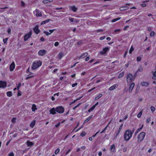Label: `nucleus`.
Listing matches in <instances>:
<instances>
[{"mask_svg":"<svg viewBox=\"0 0 156 156\" xmlns=\"http://www.w3.org/2000/svg\"><path fill=\"white\" fill-rule=\"evenodd\" d=\"M129 7L127 6H125L121 7L119 9L121 11H124L127 10L129 9Z\"/></svg>","mask_w":156,"mask_h":156,"instance_id":"20","label":"nucleus"},{"mask_svg":"<svg viewBox=\"0 0 156 156\" xmlns=\"http://www.w3.org/2000/svg\"><path fill=\"white\" fill-rule=\"evenodd\" d=\"M80 105V104H78L76 106H74L73 108V109H75L77 107H79Z\"/></svg>","mask_w":156,"mask_h":156,"instance_id":"54","label":"nucleus"},{"mask_svg":"<svg viewBox=\"0 0 156 156\" xmlns=\"http://www.w3.org/2000/svg\"><path fill=\"white\" fill-rule=\"evenodd\" d=\"M59 151H60V149L59 148H57L55 151V154H58L59 152Z\"/></svg>","mask_w":156,"mask_h":156,"instance_id":"42","label":"nucleus"},{"mask_svg":"<svg viewBox=\"0 0 156 156\" xmlns=\"http://www.w3.org/2000/svg\"><path fill=\"white\" fill-rule=\"evenodd\" d=\"M142 111H140L137 115V116L138 118H140L142 114Z\"/></svg>","mask_w":156,"mask_h":156,"instance_id":"34","label":"nucleus"},{"mask_svg":"<svg viewBox=\"0 0 156 156\" xmlns=\"http://www.w3.org/2000/svg\"><path fill=\"white\" fill-rule=\"evenodd\" d=\"M110 150L112 152H115V144H113L112 145L110 148Z\"/></svg>","mask_w":156,"mask_h":156,"instance_id":"15","label":"nucleus"},{"mask_svg":"<svg viewBox=\"0 0 156 156\" xmlns=\"http://www.w3.org/2000/svg\"><path fill=\"white\" fill-rule=\"evenodd\" d=\"M37 109L36 106L35 104H33L32 107V110L33 112H35L36 110Z\"/></svg>","mask_w":156,"mask_h":156,"instance_id":"27","label":"nucleus"},{"mask_svg":"<svg viewBox=\"0 0 156 156\" xmlns=\"http://www.w3.org/2000/svg\"><path fill=\"white\" fill-rule=\"evenodd\" d=\"M26 144H27V146L28 147H31L32 146H33L34 144L33 143L29 141H27L26 142Z\"/></svg>","mask_w":156,"mask_h":156,"instance_id":"17","label":"nucleus"},{"mask_svg":"<svg viewBox=\"0 0 156 156\" xmlns=\"http://www.w3.org/2000/svg\"><path fill=\"white\" fill-rule=\"evenodd\" d=\"M35 123V121L34 120L32 121V122L30 124V126L31 128H33L34 127Z\"/></svg>","mask_w":156,"mask_h":156,"instance_id":"28","label":"nucleus"},{"mask_svg":"<svg viewBox=\"0 0 156 156\" xmlns=\"http://www.w3.org/2000/svg\"><path fill=\"white\" fill-rule=\"evenodd\" d=\"M102 96V94H97L95 98V100L96 101L98 100L99 98H101Z\"/></svg>","mask_w":156,"mask_h":156,"instance_id":"19","label":"nucleus"},{"mask_svg":"<svg viewBox=\"0 0 156 156\" xmlns=\"http://www.w3.org/2000/svg\"><path fill=\"white\" fill-rule=\"evenodd\" d=\"M145 135V133L143 132H141L138 135L137 141L139 143L141 142L144 138Z\"/></svg>","mask_w":156,"mask_h":156,"instance_id":"4","label":"nucleus"},{"mask_svg":"<svg viewBox=\"0 0 156 156\" xmlns=\"http://www.w3.org/2000/svg\"><path fill=\"white\" fill-rule=\"evenodd\" d=\"M53 0H44L42 2L44 4H46L49 2H51Z\"/></svg>","mask_w":156,"mask_h":156,"instance_id":"25","label":"nucleus"},{"mask_svg":"<svg viewBox=\"0 0 156 156\" xmlns=\"http://www.w3.org/2000/svg\"><path fill=\"white\" fill-rule=\"evenodd\" d=\"M14 154L12 152L10 153L9 154V156H14Z\"/></svg>","mask_w":156,"mask_h":156,"instance_id":"53","label":"nucleus"},{"mask_svg":"<svg viewBox=\"0 0 156 156\" xmlns=\"http://www.w3.org/2000/svg\"><path fill=\"white\" fill-rule=\"evenodd\" d=\"M33 30L35 33L37 34H38L40 32V31L38 29V27L37 26H36Z\"/></svg>","mask_w":156,"mask_h":156,"instance_id":"11","label":"nucleus"},{"mask_svg":"<svg viewBox=\"0 0 156 156\" xmlns=\"http://www.w3.org/2000/svg\"><path fill=\"white\" fill-rule=\"evenodd\" d=\"M11 31V29L10 28H9L8 29V30H7V32H8V33L9 34H10Z\"/></svg>","mask_w":156,"mask_h":156,"instance_id":"52","label":"nucleus"},{"mask_svg":"<svg viewBox=\"0 0 156 156\" xmlns=\"http://www.w3.org/2000/svg\"><path fill=\"white\" fill-rule=\"evenodd\" d=\"M129 27V26H125L123 28V30H126Z\"/></svg>","mask_w":156,"mask_h":156,"instance_id":"50","label":"nucleus"},{"mask_svg":"<svg viewBox=\"0 0 156 156\" xmlns=\"http://www.w3.org/2000/svg\"><path fill=\"white\" fill-rule=\"evenodd\" d=\"M7 83L5 81H0V87L4 88L6 87Z\"/></svg>","mask_w":156,"mask_h":156,"instance_id":"9","label":"nucleus"},{"mask_svg":"<svg viewBox=\"0 0 156 156\" xmlns=\"http://www.w3.org/2000/svg\"><path fill=\"white\" fill-rule=\"evenodd\" d=\"M151 112H153L155 110V108L153 106H151L150 108Z\"/></svg>","mask_w":156,"mask_h":156,"instance_id":"36","label":"nucleus"},{"mask_svg":"<svg viewBox=\"0 0 156 156\" xmlns=\"http://www.w3.org/2000/svg\"><path fill=\"white\" fill-rule=\"evenodd\" d=\"M124 72H123L122 73H120L119 75V76H118V78H120L124 76Z\"/></svg>","mask_w":156,"mask_h":156,"instance_id":"33","label":"nucleus"},{"mask_svg":"<svg viewBox=\"0 0 156 156\" xmlns=\"http://www.w3.org/2000/svg\"><path fill=\"white\" fill-rule=\"evenodd\" d=\"M105 38V36L102 37H100V40H103Z\"/></svg>","mask_w":156,"mask_h":156,"instance_id":"64","label":"nucleus"},{"mask_svg":"<svg viewBox=\"0 0 156 156\" xmlns=\"http://www.w3.org/2000/svg\"><path fill=\"white\" fill-rule=\"evenodd\" d=\"M21 5L23 6H24L25 5L23 1H21Z\"/></svg>","mask_w":156,"mask_h":156,"instance_id":"61","label":"nucleus"},{"mask_svg":"<svg viewBox=\"0 0 156 156\" xmlns=\"http://www.w3.org/2000/svg\"><path fill=\"white\" fill-rule=\"evenodd\" d=\"M143 70L142 66L141 65H140L138 69L137 70V72H142Z\"/></svg>","mask_w":156,"mask_h":156,"instance_id":"24","label":"nucleus"},{"mask_svg":"<svg viewBox=\"0 0 156 156\" xmlns=\"http://www.w3.org/2000/svg\"><path fill=\"white\" fill-rule=\"evenodd\" d=\"M42 64V62L39 60L35 61L33 62L31 66V69L32 70H35L40 66Z\"/></svg>","mask_w":156,"mask_h":156,"instance_id":"2","label":"nucleus"},{"mask_svg":"<svg viewBox=\"0 0 156 156\" xmlns=\"http://www.w3.org/2000/svg\"><path fill=\"white\" fill-rule=\"evenodd\" d=\"M64 55V54L63 52H60L58 55V56L59 59H61Z\"/></svg>","mask_w":156,"mask_h":156,"instance_id":"16","label":"nucleus"},{"mask_svg":"<svg viewBox=\"0 0 156 156\" xmlns=\"http://www.w3.org/2000/svg\"><path fill=\"white\" fill-rule=\"evenodd\" d=\"M31 34H26L24 36V41H27L28 39H29L31 37Z\"/></svg>","mask_w":156,"mask_h":156,"instance_id":"12","label":"nucleus"},{"mask_svg":"<svg viewBox=\"0 0 156 156\" xmlns=\"http://www.w3.org/2000/svg\"><path fill=\"white\" fill-rule=\"evenodd\" d=\"M69 8L72 9V11L75 12H76L77 9V8L74 6H70Z\"/></svg>","mask_w":156,"mask_h":156,"instance_id":"22","label":"nucleus"},{"mask_svg":"<svg viewBox=\"0 0 156 156\" xmlns=\"http://www.w3.org/2000/svg\"><path fill=\"white\" fill-rule=\"evenodd\" d=\"M55 111H56V109H55L54 108H52L50 111V114L53 115H54L56 114V112Z\"/></svg>","mask_w":156,"mask_h":156,"instance_id":"18","label":"nucleus"},{"mask_svg":"<svg viewBox=\"0 0 156 156\" xmlns=\"http://www.w3.org/2000/svg\"><path fill=\"white\" fill-rule=\"evenodd\" d=\"M141 5L143 7H145L146 6V4L145 3H144L141 4Z\"/></svg>","mask_w":156,"mask_h":156,"instance_id":"55","label":"nucleus"},{"mask_svg":"<svg viewBox=\"0 0 156 156\" xmlns=\"http://www.w3.org/2000/svg\"><path fill=\"white\" fill-rule=\"evenodd\" d=\"M99 132L100 131H98L93 136V137H95L96 136V135L99 133Z\"/></svg>","mask_w":156,"mask_h":156,"instance_id":"60","label":"nucleus"},{"mask_svg":"<svg viewBox=\"0 0 156 156\" xmlns=\"http://www.w3.org/2000/svg\"><path fill=\"white\" fill-rule=\"evenodd\" d=\"M121 19V18L120 17H119V18H115V19H114L113 20H112V22H115L119 20H120Z\"/></svg>","mask_w":156,"mask_h":156,"instance_id":"32","label":"nucleus"},{"mask_svg":"<svg viewBox=\"0 0 156 156\" xmlns=\"http://www.w3.org/2000/svg\"><path fill=\"white\" fill-rule=\"evenodd\" d=\"M133 50L134 49L133 48L132 46H131L129 51V53L130 54L131 53L132 51H133Z\"/></svg>","mask_w":156,"mask_h":156,"instance_id":"44","label":"nucleus"},{"mask_svg":"<svg viewBox=\"0 0 156 156\" xmlns=\"http://www.w3.org/2000/svg\"><path fill=\"white\" fill-rule=\"evenodd\" d=\"M94 106H93L92 107H91L90 109L88 110V111L89 112H91L92 111L94 108H95Z\"/></svg>","mask_w":156,"mask_h":156,"instance_id":"35","label":"nucleus"},{"mask_svg":"<svg viewBox=\"0 0 156 156\" xmlns=\"http://www.w3.org/2000/svg\"><path fill=\"white\" fill-rule=\"evenodd\" d=\"M141 60V57H138L137 58V61L138 62L140 61Z\"/></svg>","mask_w":156,"mask_h":156,"instance_id":"51","label":"nucleus"},{"mask_svg":"<svg viewBox=\"0 0 156 156\" xmlns=\"http://www.w3.org/2000/svg\"><path fill=\"white\" fill-rule=\"evenodd\" d=\"M90 120L89 118H88L84 121V123H86L88 122Z\"/></svg>","mask_w":156,"mask_h":156,"instance_id":"47","label":"nucleus"},{"mask_svg":"<svg viewBox=\"0 0 156 156\" xmlns=\"http://www.w3.org/2000/svg\"><path fill=\"white\" fill-rule=\"evenodd\" d=\"M79 125V122L78 123H77V125L75 127V128L74 129L73 131H74L75 129L77 128V127Z\"/></svg>","mask_w":156,"mask_h":156,"instance_id":"57","label":"nucleus"},{"mask_svg":"<svg viewBox=\"0 0 156 156\" xmlns=\"http://www.w3.org/2000/svg\"><path fill=\"white\" fill-rule=\"evenodd\" d=\"M15 65L14 62H12L10 66V70L11 71H12L15 68Z\"/></svg>","mask_w":156,"mask_h":156,"instance_id":"10","label":"nucleus"},{"mask_svg":"<svg viewBox=\"0 0 156 156\" xmlns=\"http://www.w3.org/2000/svg\"><path fill=\"white\" fill-rule=\"evenodd\" d=\"M123 126V124H122L119 127V130H118V132H119V133H120V132L121 130L122 129V126Z\"/></svg>","mask_w":156,"mask_h":156,"instance_id":"43","label":"nucleus"},{"mask_svg":"<svg viewBox=\"0 0 156 156\" xmlns=\"http://www.w3.org/2000/svg\"><path fill=\"white\" fill-rule=\"evenodd\" d=\"M50 20V19H47L45 21H43L41 23V25H43L44 24L47 23H48Z\"/></svg>","mask_w":156,"mask_h":156,"instance_id":"31","label":"nucleus"},{"mask_svg":"<svg viewBox=\"0 0 156 156\" xmlns=\"http://www.w3.org/2000/svg\"><path fill=\"white\" fill-rule=\"evenodd\" d=\"M8 39V38H6L5 39H3V42H4V43L7 44V42Z\"/></svg>","mask_w":156,"mask_h":156,"instance_id":"45","label":"nucleus"},{"mask_svg":"<svg viewBox=\"0 0 156 156\" xmlns=\"http://www.w3.org/2000/svg\"><path fill=\"white\" fill-rule=\"evenodd\" d=\"M56 111L59 113H62L64 112V109L62 106H60L56 107Z\"/></svg>","mask_w":156,"mask_h":156,"instance_id":"5","label":"nucleus"},{"mask_svg":"<svg viewBox=\"0 0 156 156\" xmlns=\"http://www.w3.org/2000/svg\"><path fill=\"white\" fill-rule=\"evenodd\" d=\"M6 94L7 95L8 97H10L12 96V93L11 91L7 92Z\"/></svg>","mask_w":156,"mask_h":156,"instance_id":"30","label":"nucleus"},{"mask_svg":"<svg viewBox=\"0 0 156 156\" xmlns=\"http://www.w3.org/2000/svg\"><path fill=\"white\" fill-rule=\"evenodd\" d=\"M88 55V53H85L83 54L81 56H80L79 58V59H82L83 58H84V57H86Z\"/></svg>","mask_w":156,"mask_h":156,"instance_id":"21","label":"nucleus"},{"mask_svg":"<svg viewBox=\"0 0 156 156\" xmlns=\"http://www.w3.org/2000/svg\"><path fill=\"white\" fill-rule=\"evenodd\" d=\"M118 86V84H115L113 86L111 87L109 89V90H112L114 89H115L116 88H117Z\"/></svg>","mask_w":156,"mask_h":156,"instance_id":"14","label":"nucleus"},{"mask_svg":"<svg viewBox=\"0 0 156 156\" xmlns=\"http://www.w3.org/2000/svg\"><path fill=\"white\" fill-rule=\"evenodd\" d=\"M16 119L15 118H13L12 119V122H13V123H15V122H16Z\"/></svg>","mask_w":156,"mask_h":156,"instance_id":"46","label":"nucleus"},{"mask_svg":"<svg viewBox=\"0 0 156 156\" xmlns=\"http://www.w3.org/2000/svg\"><path fill=\"white\" fill-rule=\"evenodd\" d=\"M71 151V150L70 149H69L68 150V151L66 152V155H67L68 154H69L70 152Z\"/></svg>","mask_w":156,"mask_h":156,"instance_id":"58","label":"nucleus"},{"mask_svg":"<svg viewBox=\"0 0 156 156\" xmlns=\"http://www.w3.org/2000/svg\"><path fill=\"white\" fill-rule=\"evenodd\" d=\"M77 83H75L74 84H73L72 85V86L73 87H75L77 85Z\"/></svg>","mask_w":156,"mask_h":156,"instance_id":"59","label":"nucleus"},{"mask_svg":"<svg viewBox=\"0 0 156 156\" xmlns=\"http://www.w3.org/2000/svg\"><path fill=\"white\" fill-rule=\"evenodd\" d=\"M90 59V57L89 56H87L86 57V58L85 61H88Z\"/></svg>","mask_w":156,"mask_h":156,"instance_id":"62","label":"nucleus"},{"mask_svg":"<svg viewBox=\"0 0 156 156\" xmlns=\"http://www.w3.org/2000/svg\"><path fill=\"white\" fill-rule=\"evenodd\" d=\"M44 33L47 36H48V35L51 34V33H49L48 32H47L46 31H44Z\"/></svg>","mask_w":156,"mask_h":156,"instance_id":"40","label":"nucleus"},{"mask_svg":"<svg viewBox=\"0 0 156 156\" xmlns=\"http://www.w3.org/2000/svg\"><path fill=\"white\" fill-rule=\"evenodd\" d=\"M133 133L129 129L126 130L124 134V139L126 141H128L132 137Z\"/></svg>","mask_w":156,"mask_h":156,"instance_id":"1","label":"nucleus"},{"mask_svg":"<svg viewBox=\"0 0 156 156\" xmlns=\"http://www.w3.org/2000/svg\"><path fill=\"white\" fill-rule=\"evenodd\" d=\"M86 146H83L82 147H81V149H82V150H85V149H86Z\"/></svg>","mask_w":156,"mask_h":156,"instance_id":"63","label":"nucleus"},{"mask_svg":"<svg viewBox=\"0 0 156 156\" xmlns=\"http://www.w3.org/2000/svg\"><path fill=\"white\" fill-rule=\"evenodd\" d=\"M135 78L133 76V75L130 73H128L126 76V82L129 83L133 81Z\"/></svg>","mask_w":156,"mask_h":156,"instance_id":"3","label":"nucleus"},{"mask_svg":"<svg viewBox=\"0 0 156 156\" xmlns=\"http://www.w3.org/2000/svg\"><path fill=\"white\" fill-rule=\"evenodd\" d=\"M78 63V62H76L75 64H74L73 65V66H72L71 67V68H73V67H74L76 65V64L77 63Z\"/></svg>","mask_w":156,"mask_h":156,"instance_id":"56","label":"nucleus"},{"mask_svg":"<svg viewBox=\"0 0 156 156\" xmlns=\"http://www.w3.org/2000/svg\"><path fill=\"white\" fill-rule=\"evenodd\" d=\"M108 127V125L102 131H101V132H100V133H104L105 132V130H106L107 128Z\"/></svg>","mask_w":156,"mask_h":156,"instance_id":"39","label":"nucleus"},{"mask_svg":"<svg viewBox=\"0 0 156 156\" xmlns=\"http://www.w3.org/2000/svg\"><path fill=\"white\" fill-rule=\"evenodd\" d=\"M75 19V18H74L69 17V20L71 22L73 23L74 22Z\"/></svg>","mask_w":156,"mask_h":156,"instance_id":"38","label":"nucleus"},{"mask_svg":"<svg viewBox=\"0 0 156 156\" xmlns=\"http://www.w3.org/2000/svg\"><path fill=\"white\" fill-rule=\"evenodd\" d=\"M59 45V43L58 42H56L54 44V45L55 47L58 46Z\"/></svg>","mask_w":156,"mask_h":156,"instance_id":"48","label":"nucleus"},{"mask_svg":"<svg viewBox=\"0 0 156 156\" xmlns=\"http://www.w3.org/2000/svg\"><path fill=\"white\" fill-rule=\"evenodd\" d=\"M141 84L145 87H147L148 85V83L146 82H143L141 83Z\"/></svg>","mask_w":156,"mask_h":156,"instance_id":"29","label":"nucleus"},{"mask_svg":"<svg viewBox=\"0 0 156 156\" xmlns=\"http://www.w3.org/2000/svg\"><path fill=\"white\" fill-rule=\"evenodd\" d=\"M135 84L133 83H132L130 86L129 89V93H131L133 89V88Z\"/></svg>","mask_w":156,"mask_h":156,"instance_id":"13","label":"nucleus"},{"mask_svg":"<svg viewBox=\"0 0 156 156\" xmlns=\"http://www.w3.org/2000/svg\"><path fill=\"white\" fill-rule=\"evenodd\" d=\"M56 30L55 29H54L53 30H49V32H50V33H51V34L55 30Z\"/></svg>","mask_w":156,"mask_h":156,"instance_id":"49","label":"nucleus"},{"mask_svg":"<svg viewBox=\"0 0 156 156\" xmlns=\"http://www.w3.org/2000/svg\"><path fill=\"white\" fill-rule=\"evenodd\" d=\"M86 134V133L85 132L83 131L82 132L81 134L80 135V136H84Z\"/></svg>","mask_w":156,"mask_h":156,"instance_id":"37","label":"nucleus"},{"mask_svg":"<svg viewBox=\"0 0 156 156\" xmlns=\"http://www.w3.org/2000/svg\"><path fill=\"white\" fill-rule=\"evenodd\" d=\"M109 48L108 47L104 48L102 51H100L99 53L101 55H105V54L109 50Z\"/></svg>","mask_w":156,"mask_h":156,"instance_id":"6","label":"nucleus"},{"mask_svg":"<svg viewBox=\"0 0 156 156\" xmlns=\"http://www.w3.org/2000/svg\"><path fill=\"white\" fill-rule=\"evenodd\" d=\"M34 13L37 17L41 16H42L41 11L38 9H36L34 11Z\"/></svg>","mask_w":156,"mask_h":156,"instance_id":"7","label":"nucleus"},{"mask_svg":"<svg viewBox=\"0 0 156 156\" xmlns=\"http://www.w3.org/2000/svg\"><path fill=\"white\" fill-rule=\"evenodd\" d=\"M143 127V126H142L140 128H139L137 129L136 132L134 133L135 136H136L137 135V134L139 133V132H140L142 129Z\"/></svg>","mask_w":156,"mask_h":156,"instance_id":"23","label":"nucleus"},{"mask_svg":"<svg viewBox=\"0 0 156 156\" xmlns=\"http://www.w3.org/2000/svg\"><path fill=\"white\" fill-rule=\"evenodd\" d=\"M33 74V73H31L30 75L27 76L26 78V79L28 80L30 78L34 77V76Z\"/></svg>","mask_w":156,"mask_h":156,"instance_id":"26","label":"nucleus"},{"mask_svg":"<svg viewBox=\"0 0 156 156\" xmlns=\"http://www.w3.org/2000/svg\"><path fill=\"white\" fill-rule=\"evenodd\" d=\"M47 52V51L44 49L41 50L38 52V55L39 56H42L44 55Z\"/></svg>","mask_w":156,"mask_h":156,"instance_id":"8","label":"nucleus"},{"mask_svg":"<svg viewBox=\"0 0 156 156\" xmlns=\"http://www.w3.org/2000/svg\"><path fill=\"white\" fill-rule=\"evenodd\" d=\"M155 32L154 31H152L151 32L150 35L151 36H153L154 35Z\"/></svg>","mask_w":156,"mask_h":156,"instance_id":"41","label":"nucleus"}]
</instances>
